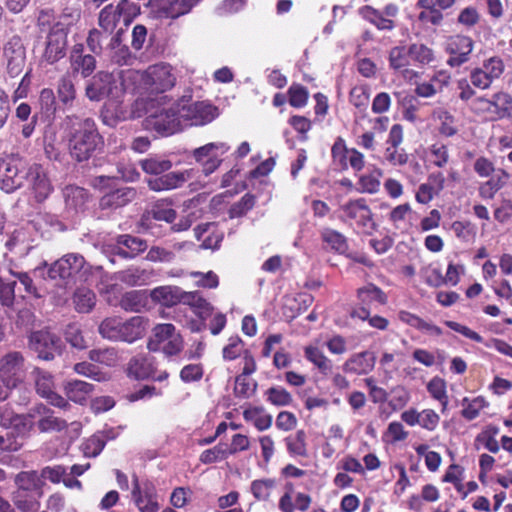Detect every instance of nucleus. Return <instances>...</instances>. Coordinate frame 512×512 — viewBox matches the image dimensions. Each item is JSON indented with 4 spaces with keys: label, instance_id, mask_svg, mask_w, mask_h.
<instances>
[{
    "label": "nucleus",
    "instance_id": "5fc2aeb1",
    "mask_svg": "<svg viewBox=\"0 0 512 512\" xmlns=\"http://www.w3.org/2000/svg\"><path fill=\"white\" fill-rule=\"evenodd\" d=\"M256 388L257 383L253 379L248 378V376L239 375L236 377L234 393L237 397L249 398L255 393Z\"/></svg>",
    "mask_w": 512,
    "mask_h": 512
},
{
    "label": "nucleus",
    "instance_id": "c85d7f7f",
    "mask_svg": "<svg viewBox=\"0 0 512 512\" xmlns=\"http://www.w3.org/2000/svg\"><path fill=\"white\" fill-rule=\"evenodd\" d=\"M74 309L78 313H90L97 303V297L93 290L88 287H78L72 297Z\"/></svg>",
    "mask_w": 512,
    "mask_h": 512
},
{
    "label": "nucleus",
    "instance_id": "9b49d317",
    "mask_svg": "<svg viewBox=\"0 0 512 512\" xmlns=\"http://www.w3.org/2000/svg\"><path fill=\"white\" fill-rule=\"evenodd\" d=\"M131 498L139 512H158L160 509L154 483L148 479L140 480L136 474L132 475Z\"/></svg>",
    "mask_w": 512,
    "mask_h": 512
},
{
    "label": "nucleus",
    "instance_id": "a18cd8bd",
    "mask_svg": "<svg viewBox=\"0 0 512 512\" xmlns=\"http://www.w3.org/2000/svg\"><path fill=\"white\" fill-rule=\"evenodd\" d=\"M433 117L439 122V133L445 137H451L457 133L454 117L445 109L438 108L433 112Z\"/></svg>",
    "mask_w": 512,
    "mask_h": 512
},
{
    "label": "nucleus",
    "instance_id": "4be33fe9",
    "mask_svg": "<svg viewBox=\"0 0 512 512\" xmlns=\"http://www.w3.org/2000/svg\"><path fill=\"white\" fill-rule=\"evenodd\" d=\"M107 354H91V362H80L75 364L74 370L76 373L89 377L96 381H106L110 378L108 372L97 363H104V358Z\"/></svg>",
    "mask_w": 512,
    "mask_h": 512
},
{
    "label": "nucleus",
    "instance_id": "680f3d73",
    "mask_svg": "<svg viewBox=\"0 0 512 512\" xmlns=\"http://www.w3.org/2000/svg\"><path fill=\"white\" fill-rule=\"evenodd\" d=\"M322 238L323 241L331 247V249H334L339 253H344L348 248L346 239L334 230L323 231Z\"/></svg>",
    "mask_w": 512,
    "mask_h": 512
},
{
    "label": "nucleus",
    "instance_id": "473e14b6",
    "mask_svg": "<svg viewBox=\"0 0 512 512\" xmlns=\"http://www.w3.org/2000/svg\"><path fill=\"white\" fill-rule=\"evenodd\" d=\"M154 368L150 358L144 354H138L133 357L127 368L128 376L135 379H145L153 374Z\"/></svg>",
    "mask_w": 512,
    "mask_h": 512
},
{
    "label": "nucleus",
    "instance_id": "f3484780",
    "mask_svg": "<svg viewBox=\"0 0 512 512\" xmlns=\"http://www.w3.org/2000/svg\"><path fill=\"white\" fill-rule=\"evenodd\" d=\"M22 362L19 354H5L1 360L0 366V401L7 399L10 391L15 388L19 382L17 372Z\"/></svg>",
    "mask_w": 512,
    "mask_h": 512
},
{
    "label": "nucleus",
    "instance_id": "a878e982",
    "mask_svg": "<svg viewBox=\"0 0 512 512\" xmlns=\"http://www.w3.org/2000/svg\"><path fill=\"white\" fill-rule=\"evenodd\" d=\"M117 245V254L124 258H134L148 247L145 240L131 235L119 236Z\"/></svg>",
    "mask_w": 512,
    "mask_h": 512
},
{
    "label": "nucleus",
    "instance_id": "7ed1b4c3",
    "mask_svg": "<svg viewBox=\"0 0 512 512\" xmlns=\"http://www.w3.org/2000/svg\"><path fill=\"white\" fill-rule=\"evenodd\" d=\"M127 78L131 79L134 91H144L151 94L166 92L176 82L172 67L166 63L149 66L143 72L129 69L127 70Z\"/></svg>",
    "mask_w": 512,
    "mask_h": 512
},
{
    "label": "nucleus",
    "instance_id": "c9c22d12",
    "mask_svg": "<svg viewBox=\"0 0 512 512\" xmlns=\"http://www.w3.org/2000/svg\"><path fill=\"white\" fill-rule=\"evenodd\" d=\"M94 386L81 380H71L64 385L66 396L75 403H84Z\"/></svg>",
    "mask_w": 512,
    "mask_h": 512
},
{
    "label": "nucleus",
    "instance_id": "f8f14e48",
    "mask_svg": "<svg viewBox=\"0 0 512 512\" xmlns=\"http://www.w3.org/2000/svg\"><path fill=\"white\" fill-rule=\"evenodd\" d=\"M89 271L84 257L77 253H68L55 261L48 270L51 279H82Z\"/></svg>",
    "mask_w": 512,
    "mask_h": 512
},
{
    "label": "nucleus",
    "instance_id": "20e7f679",
    "mask_svg": "<svg viewBox=\"0 0 512 512\" xmlns=\"http://www.w3.org/2000/svg\"><path fill=\"white\" fill-rule=\"evenodd\" d=\"M147 323V319L142 316H133L127 320L113 316L105 318L98 330L108 340L133 343L143 337Z\"/></svg>",
    "mask_w": 512,
    "mask_h": 512
},
{
    "label": "nucleus",
    "instance_id": "72a5a7b5",
    "mask_svg": "<svg viewBox=\"0 0 512 512\" xmlns=\"http://www.w3.org/2000/svg\"><path fill=\"white\" fill-rule=\"evenodd\" d=\"M0 425L6 429H13L17 435L23 434L27 429L25 418L14 413L7 405L0 406Z\"/></svg>",
    "mask_w": 512,
    "mask_h": 512
},
{
    "label": "nucleus",
    "instance_id": "b1692460",
    "mask_svg": "<svg viewBox=\"0 0 512 512\" xmlns=\"http://www.w3.org/2000/svg\"><path fill=\"white\" fill-rule=\"evenodd\" d=\"M184 295H186V291H183L177 286L156 287L150 293V296L154 301L167 307H172L178 303H184Z\"/></svg>",
    "mask_w": 512,
    "mask_h": 512
},
{
    "label": "nucleus",
    "instance_id": "e2e57ef3",
    "mask_svg": "<svg viewBox=\"0 0 512 512\" xmlns=\"http://www.w3.org/2000/svg\"><path fill=\"white\" fill-rule=\"evenodd\" d=\"M429 153L431 162L438 168L446 166L449 161L448 147L442 143H435L430 146Z\"/></svg>",
    "mask_w": 512,
    "mask_h": 512
},
{
    "label": "nucleus",
    "instance_id": "de8ad7c7",
    "mask_svg": "<svg viewBox=\"0 0 512 512\" xmlns=\"http://www.w3.org/2000/svg\"><path fill=\"white\" fill-rule=\"evenodd\" d=\"M13 504L22 512H31L38 506L32 492L16 489L11 496Z\"/></svg>",
    "mask_w": 512,
    "mask_h": 512
},
{
    "label": "nucleus",
    "instance_id": "6e6d98bb",
    "mask_svg": "<svg viewBox=\"0 0 512 512\" xmlns=\"http://www.w3.org/2000/svg\"><path fill=\"white\" fill-rule=\"evenodd\" d=\"M37 426L41 432H60L67 427V422L52 413H48L38 421Z\"/></svg>",
    "mask_w": 512,
    "mask_h": 512
},
{
    "label": "nucleus",
    "instance_id": "58836bf2",
    "mask_svg": "<svg viewBox=\"0 0 512 512\" xmlns=\"http://www.w3.org/2000/svg\"><path fill=\"white\" fill-rule=\"evenodd\" d=\"M359 15L379 30H392L395 27L393 19L386 18L383 13L371 6H364L358 10Z\"/></svg>",
    "mask_w": 512,
    "mask_h": 512
},
{
    "label": "nucleus",
    "instance_id": "a211bd4d",
    "mask_svg": "<svg viewBox=\"0 0 512 512\" xmlns=\"http://www.w3.org/2000/svg\"><path fill=\"white\" fill-rule=\"evenodd\" d=\"M359 309L354 311L358 318L365 320L370 315V308L384 305L387 302L386 294L376 285L369 283L357 290Z\"/></svg>",
    "mask_w": 512,
    "mask_h": 512
},
{
    "label": "nucleus",
    "instance_id": "49530a36",
    "mask_svg": "<svg viewBox=\"0 0 512 512\" xmlns=\"http://www.w3.org/2000/svg\"><path fill=\"white\" fill-rule=\"evenodd\" d=\"M409 56L420 65H429L434 62L435 54L434 51L421 43H414L408 47Z\"/></svg>",
    "mask_w": 512,
    "mask_h": 512
},
{
    "label": "nucleus",
    "instance_id": "0eeeda50",
    "mask_svg": "<svg viewBox=\"0 0 512 512\" xmlns=\"http://www.w3.org/2000/svg\"><path fill=\"white\" fill-rule=\"evenodd\" d=\"M30 163L19 154L0 159V189L12 193L24 186Z\"/></svg>",
    "mask_w": 512,
    "mask_h": 512
},
{
    "label": "nucleus",
    "instance_id": "e433bc0d",
    "mask_svg": "<svg viewBox=\"0 0 512 512\" xmlns=\"http://www.w3.org/2000/svg\"><path fill=\"white\" fill-rule=\"evenodd\" d=\"M109 432H98L92 435L90 438L85 440L81 449L85 457H96L98 456L106 445L108 439H113L115 436L110 435Z\"/></svg>",
    "mask_w": 512,
    "mask_h": 512
},
{
    "label": "nucleus",
    "instance_id": "f257e3e1",
    "mask_svg": "<svg viewBox=\"0 0 512 512\" xmlns=\"http://www.w3.org/2000/svg\"><path fill=\"white\" fill-rule=\"evenodd\" d=\"M71 157L78 162L86 161L103 145V138L91 118L81 119L68 115L63 121Z\"/></svg>",
    "mask_w": 512,
    "mask_h": 512
},
{
    "label": "nucleus",
    "instance_id": "6ab92c4d",
    "mask_svg": "<svg viewBox=\"0 0 512 512\" xmlns=\"http://www.w3.org/2000/svg\"><path fill=\"white\" fill-rule=\"evenodd\" d=\"M7 57V72L11 77H17L26 64V51L19 37L11 38L4 47Z\"/></svg>",
    "mask_w": 512,
    "mask_h": 512
},
{
    "label": "nucleus",
    "instance_id": "412c9836",
    "mask_svg": "<svg viewBox=\"0 0 512 512\" xmlns=\"http://www.w3.org/2000/svg\"><path fill=\"white\" fill-rule=\"evenodd\" d=\"M60 337L49 329L34 331L29 336V348L35 352H52L61 349Z\"/></svg>",
    "mask_w": 512,
    "mask_h": 512
},
{
    "label": "nucleus",
    "instance_id": "338daca9",
    "mask_svg": "<svg viewBox=\"0 0 512 512\" xmlns=\"http://www.w3.org/2000/svg\"><path fill=\"white\" fill-rule=\"evenodd\" d=\"M289 103L293 107H303L308 100V91L301 85L293 84L289 88Z\"/></svg>",
    "mask_w": 512,
    "mask_h": 512
},
{
    "label": "nucleus",
    "instance_id": "4c0bfd02",
    "mask_svg": "<svg viewBox=\"0 0 512 512\" xmlns=\"http://www.w3.org/2000/svg\"><path fill=\"white\" fill-rule=\"evenodd\" d=\"M245 421L254 425L258 431H265L272 425V416L260 407H250L243 411Z\"/></svg>",
    "mask_w": 512,
    "mask_h": 512
},
{
    "label": "nucleus",
    "instance_id": "bf43d9fd",
    "mask_svg": "<svg viewBox=\"0 0 512 512\" xmlns=\"http://www.w3.org/2000/svg\"><path fill=\"white\" fill-rule=\"evenodd\" d=\"M228 457L226 451V444L219 443L213 448L204 450L200 455V461L203 464H212L220 460H224Z\"/></svg>",
    "mask_w": 512,
    "mask_h": 512
},
{
    "label": "nucleus",
    "instance_id": "7c9ffc66",
    "mask_svg": "<svg viewBox=\"0 0 512 512\" xmlns=\"http://www.w3.org/2000/svg\"><path fill=\"white\" fill-rule=\"evenodd\" d=\"M344 348V339L341 336L325 334L306 347L305 352H323L325 349L329 352H343Z\"/></svg>",
    "mask_w": 512,
    "mask_h": 512
},
{
    "label": "nucleus",
    "instance_id": "1a4fd4ad",
    "mask_svg": "<svg viewBox=\"0 0 512 512\" xmlns=\"http://www.w3.org/2000/svg\"><path fill=\"white\" fill-rule=\"evenodd\" d=\"M137 14V6L129 0H121L117 5L109 4L99 13V25L106 33H112L118 24L129 25Z\"/></svg>",
    "mask_w": 512,
    "mask_h": 512
},
{
    "label": "nucleus",
    "instance_id": "aec40b11",
    "mask_svg": "<svg viewBox=\"0 0 512 512\" xmlns=\"http://www.w3.org/2000/svg\"><path fill=\"white\" fill-rule=\"evenodd\" d=\"M35 385L37 393L46 398L51 405L62 409L69 407V403L54 391V383L49 373L37 370Z\"/></svg>",
    "mask_w": 512,
    "mask_h": 512
},
{
    "label": "nucleus",
    "instance_id": "0e129e2a",
    "mask_svg": "<svg viewBox=\"0 0 512 512\" xmlns=\"http://www.w3.org/2000/svg\"><path fill=\"white\" fill-rule=\"evenodd\" d=\"M482 71L489 76L492 82L499 78L504 71L503 61L498 57H491L484 61Z\"/></svg>",
    "mask_w": 512,
    "mask_h": 512
},
{
    "label": "nucleus",
    "instance_id": "cd10ccee",
    "mask_svg": "<svg viewBox=\"0 0 512 512\" xmlns=\"http://www.w3.org/2000/svg\"><path fill=\"white\" fill-rule=\"evenodd\" d=\"M195 237L202 242L204 249H217L223 239V235L216 230L214 223H204L198 225L195 229Z\"/></svg>",
    "mask_w": 512,
    "mask_h": 512
},
{
    "label": "nucleus",
    "instance_id": "37998d69",
    "mask_svg": "<svg viewBox=\"0 0 512 512\" xmlns=\"http://www.w3.org/2000/svg\"><path fill=\"white\" fill-rule=\"evenodd\" d=\"M15 484L18 489L34 492L41 488L40 475L36 471H22L15 476Z\"/></svg>",
    "mask_w": 512,
    "mask_h": 512
},
{
    "label": "nucleus",
    "instance_id": "5701e85b",
    "mask_svg": "<svg viewBox=\"0 0 512 512\" xmlns=\"http://www.w3.org/2000/svg\"><path fill=\"white\" fill-rule=\"evenodd\" d=\"M136 196V191L131 187H120L104 194L100 199L102 209H116L125 206Z\"/></svg>",
    "mask_w": 512,
    "mask_h": 512
},
{
    "label": "nucleus",
    "instance_id": "13d9d810",
    "mask_svg": "<svg viewBox=\"0 0 512 512\" xmlns=\"http://www.w3.org/2000/svg\"><path fill=\"white\" fill-rule=\"evenodd\" d=\"M267 401L275 406H288L292 395L282 387H271L266 391Z\"/></svg>",
    "mask_w": 512,
    "mask_h": 512
},
{
    "label": "nucleus",
    "instance_id": "423d86ee",
    "mask_svg": "<svg viewBox=\"0 0 512 512\" xmlns=\"http://www.w3.org/2000/svg\"><path fill=\"white\" fill-rule=\"evenodd\" d=\"M191 96L177 101L182 128L204 126L218 117V108L207 101L191 102Z\"/></svg>",
    "mask_w": 512,
    "mask_h": 512
},
{
    "label": "nucleus",
    "instance_id": "774afa93",
    "mask_svg": "<svg viewBox=\"0 0 512 512\" xmlns=\"http://www.w3.org/2000/svg\"><path fill=\"white\" fill-rule=\"evenodd\" d=\"M250 448V439L244 434H234L231 438V443L226 444V451L228 456L235 455L239 452L247 451Z\"/></svg>",
    "mask_w": 512,
    "mask_h": 512
},
{
    "label": "nucleus",
    "instance_id": "2f4dec72",
    "mask_svg": "<svg viewBox=\"0 0 512 512\" xmlns=\"http://www.w3.org/2000/svg\"><path fill=\"white\" fill-rule=\"evenodd\" d=\"M201 319L209 318L213 313V306L199 292H186L184 303Z\"/></svg>",
    "mask_w": 512,
    "mask_h": 512
},
{
    "label": "nucleus",
    "instance_id": "864d4df0",
    "mask_svg": "<svg viewBox=\"0 0 512 512\" xmlns=\"http://www.w3.org/2000/svg\"><path fill=\"white\" fill-rule=\"evenodd\" d=\"M144 305V296L140 291L127 292L120 300V306L126 311L138 312Z\"/></svg>",
    "mask_w": 512,
    "mask_h": 512
},
{
    "label": "nucleus",
    "instance_id": "f704fd0d",
    "mask_svg": "<svg viewBox=\"0 0 512 512\" xmlns=\"http://www.w3.org/2000/svg\"><path fill=\"white\" fill-rule=\"evenodd\" d=\"M37 105L41 118L49 122L54 119L57 111V102L52 89L44 88L40 91Z\"/></svg>",
    "mask_w": 512,
    "mask_h": 512
},
{
    "label": "nucleus",
    "instance_id": "052dcab7",
    "mask_svg": "<svg viewBox=\"0 0 512 512\" xmlns=\"http://www.w3.org/2000/svg\"><path fill=\"white\" fill-rule=\"evenodd\" d=\"M408 57V49L406 50L405 47L397 46L392 48L389 53L390 67L394 70H401L407 67L409 64Z\"/></svg>",
    "mask_w": 512,
    "mask_h": 512
},
{
    "label": "nucleus",
    "instance_id": "a19ab883",
    "mask_svg": "<svg viewBox=\"0 0 512 512\" xmlns=\"http://www.w3.org/2000/svg\"><path fill=\"white\" fill-rule=\"evenodd\" d=\"M331 152L335 168L339 170H347L349 165L352 164V155L342 138H337L332 146Z\"/></svg>",
    "mask_w": 512,
    "mask_h": 512
},
{
    "label": "nucleus",
    "instance_id": "ea45409f",
    "mask_svg": "<svg viewBox=\"0 0 512 512\" xmlns=\"http://www.w3.org/2000/svg\"><path fill=\"white\" fill-rule=\"evenodd\" d=\"M63 197L68 208L77 210L85 205L89 195L82 187L67 185L63 189Z\"/></svg>",
    "mask_w": 512,
    "mask_h": 512
},
{
    "label": "nucleus",
    "instance_id": "4d7b16f0",
    "mask_svg": "<svg viewBox=\"0 0 512 512\" xmlns=\"http://www.w3.org/2000/svg\"><path fill=\"white\" fill-rule=\"evenodd\" d=\"M60 101L65 106H71L76 98V90L74 84L69 78H62L57 88Z\"/></svg>",
    "mask_w": 512,
    "mask_h": 512
},
{
    "label": "nucleus",
    "instance_id": "2eb2a0df",
    "mask_svg": "<svg viewBox=\"0 0 512 512\" xmlns=\"http://www.w3.org/2000/svg\"><path fill=\"white\" fill-rule=\"evenodd\" d=\"M198 175L196 168H188L182 171L170 170L160 176L147 179L146 183L150 190L155 192L170 191L189 183L192 189L193 179Z\"/></svg>",
    "mask_w": 512,
    "mask_h": 512
},
{
    "label": "nucleus",
    "instance_id": "8fccbe9b",
    "mask_svg": "<svg viewBox=\"0 0 512 512\" xmlns=\"http://www.w3.org/2000/svg\"><path fill=\"white\" fill-rule=\"evenodd\" d=\"M381 172L377 169L359 177L357 189L363 193H375L380 187Z\"/></svg>",
    "mask_w": 512,
    "mask_h": 512
},
{
    "label": "nucleus",
    "instance_id": "9d476101",
    "mask_svg": "<svg viewBox=\"0 0 512 512\" xmlns=\"http://www.w3.org/2000/svg\"><path fill=\"white\" fill-rule=\"evenodd\" d=\"M70 22L57 21L47 34L41 61L54 64L66 55Z\"/></svg>",
    "mask_w": 512,
    "mask_h": 512
},
{
    "label": "nucleus",
    "instance_id": "79ce46f5",
    "mask_svg": "<svg viewBox=\"0 0 512 512\" xmlns=\"http://www.w3.org/2000/svg\"><path fill=\"white\" fill-rule=\"evenodd\" d=\"M142 170L151 175H161L172 168V162L158 156L149 157L140 161Z\"/></svg>",
    "mask_w": 512,
    "mask_h": 512
},
{
    "label": "nucleus",
    "instance_id": "3c124183",
    "mask_svg": "<svg viewBox=\"0 0 512 512\" xmlns=\"http://www.w3.org/2000/svg\"><path fill=\"white\" fill-rule=\"evenodd\" d=\"M275 486L276 482L273 479H259L252 481L250 490L257 500L265 501L270 497Z\"/></svg>",
    "mask_w": 512,
    "mask_h": 512
},
{
    "label": "nucleus",
    "instance_id": "603ef678",
    "mask_svg": "<svg viewBox=\"0 0 512 512\" xmlns=\"http://www.w3.org/2000/svg\"><path fill=\"white\" fill-rule=\"evenodd\" d=\"M398 317L402 322L412 327L418 328L419 330L426 331L429 333H439V329L435 325L425 322L424 320L410 312L400 311Z\"/></svg>",
    "mask_w": 512,
    "mask_h": 512
},
{
    "label": "nucleus",
    "instance_id": "09e8293b",
    "mask_svg": "<svg viewBox=\"0 0 512 512\" xmlns=\"http://www.w3.org/2000/svg\"><path fill=\"white\" fill-rule=\"evenodd\" d=\"M463 410L461 411V415L466 420H474L479 416L480 411L488 406L487 401L481 397L478 396L474 398L473 400H469L467 397L462 400Z\"/></svg>",
    "mask_w": 512,
    "mask_h": 512
},
{
    "label": "nucleus",
    "instance_id": "bb28decb",
    "mask_svg": "<svg viewBox=\"0 0 512 512\" xmlns=\"http://www.w3.org/2000/svg\"><path fill=\"white\" fill-rule=\"evenodd\" d=\"M509 177L505 170L499 169L489 180L479 186V196L484 200L493 199L496 193L507 184Z\"/></svg>",
    "mask_w": 512,
    "mask_h": 512
},
{
    "label": "nucleus",
    "instance_id": "c03bdc74",
    "mask_svg": "<svg viewBox=\"0 0 512 512\" xmlns=\"http://www.w3.org/2000/svg\"><path fill=\"white\" fill-rule=\"evenodd\" d=\"M287 450L292 456H307L306 434L303 430H298L295 434L285 438Z\"/></svg>",
    "mask_w": 512,
    "mask_h": 512
},
{
    "label": "nucleus",
    "instance_id": "f03ea898",
    "mask_svg": "<svg viewBox=\"0 0 512 512\" xmlns=\"http://www.w3.org/2000/svg\"><path fill=\"white\" fill-rule=\"evenodd\" d=\"M133 91L131 79L127 78V70L116 73L99 72L86 87V95L90 100L107 98L114 103H120L127 92Z\"/></svg>",
    "mask_w": 512,
    "mask_h": 512
},
{
    "label": "nucleus",
    "instance_id": "dca6fc26",
    "mask_svg": "<svg viewBox=\"0 0 512 512\" xmlns=\"http://www.w3.org/2000/svg\"><path fill=\"white\" fill-rule=\"evenodd\" d=\"M474 49V41L465 35H452L446 39L444 50L449 55L446 63L451 68H457L467 63Z\"/></svg>",
    "mask_w": 512,
    "mask_h": 512
},
{
    "label": "nucleus",
    "instance_id": "39448f33",
    "mask_svg": "<svg viewBox=\"0 0 512 512\" xmlns=\"http://www.w3.org/2000/svg\"><path fill=\"white\" fill-rule=\"evenodd\" d=\"M230 150L225 142H211L192 151L194 160L201 166L193 179L192 190L197 191L206 186V178L214 173L222 163V156Z\"/></svg>",
    "mask_w": 512,
    "mask_h": 512
},
{
    "label": "nucleus",
    "instance_id": "4468645a",
    "mask_svg": "<svg viewBox=\"0 0 512 512\" xmlns=\"http://www.w3.org/2000/svg\"><path fill=\"white\" fill-rule=\"evenodd\" d=\"M146 122L149 128L166 136L175 134L183 129L177 102L167 109L163 108L149 115Z\"/></svg>",
    "mask_w": 512,
    "mask_h": 512
},
{
    "label": "nucleus",
    "instance_id": "393cba45",
    "mask_svg": "<svg viewBox=\"0 0 512 512\" xmlns=\"http://www.w3.org/2000/svg\"><path fill=\"white\" fill-rule=\"evenodd\" d=\"M354 219L360 233L371 235L375 231L376 223L363 198L354 200Z\"/></svg>",
    "mask_w": 512,
    "mask_h": 512
},
{
    "label": "nucleus",
    "instance_id": "69168bd1",
    "mask_svg": "<svg viewBox=\"0 0 512 512\" xmlns=\"http://www.w3.org/2000/svg\"><path fill=\"white\" fill-rule=\"evenodd\" d=\"M72 66L74 70L80 72L83 77H88L95 70L96 60L94 56L87 54L74 60Z\"/></svg>",
    "mask_w": 512,
    "mask_h": 512
},
{
    "label": "nucleus",
    "instance_id": "6e6552de",
    "mask_svg": "<svg viewBox=\"0 0 512 512\" xmlns=\"http://www.w3.org/2000/svg\"><path fill=\"white\" fill-rule=\"evenodd\" d=\"M147 346L150 352H181L184 342L173 324L160 323L153 327Z\"/></svg>",
    "mask_w": 512,
    "mask_h": 512
},
{
    "label": "nucleus",
    "instance_id": "ddd939ff",
    "mask_svg": "<svg viewBox=\"0 0 512 512\" xmlns=\"http://www.w3.org/2000/svg\"><path fill=\"white\" fill-rule=\"evenodd\" d=\"M23 187L27 188L30 195L38 203L45 201L54 190L46 170L37 163L30 165Z\"/></svg>",
    "mask_w": 512,
    "mask_h": 512
},
{
    "label": "nucleus",
    "instance_id": "c756f323",
    "mask_svg": "<svg viewBox=\"0 0 512 512\" xmlns=\"http://www.w3.org/2000/svg\"><path fill=\"white\" fill-rule=\"evenodd\" d=\"M477 101L493 107L499 119L509 116L512 111V96L505 92L495 93L491 99L479 97Z\"/></svg>",
    "mask_w": 512,
    "mask_h": 512
}]
</instances>
